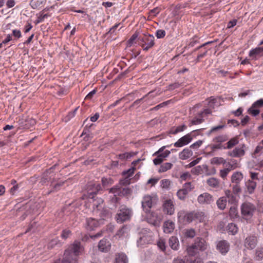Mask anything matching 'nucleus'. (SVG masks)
Listing matches in <instances>:
<instances>
[{
	"instance_id": "obj_21",
	"label": "nucleus",
	"mask_w": 263,
	"mask_h": 263,
	"mask_svg": "<svg viewBox=\"0 0 263 263\" xmlns=\"http://www.w3.org/2000/svg\"><path fill=\"white\" fill-rule=\"evenodd\" d=\"M175 228V223L171 220L165 221L163 225L164 232L165 233H171Z\"/></svg>"
},
{
	"instance_id": "obj_54",
	"label": "nucleus",
	"mask_w": 263,
	"mask_h": 263,
	"mask_svg": "<svg viewBox=\"0 0 263 263\" xmlns=\"http://www.w3.org/2000/svg\"><path fill=\"white\" fill-rule=\"evenodd\" d=\"M255 107H253V106H252L249 109H248V112L249 114H251L252 116H256L257 115H258L259 112H260V111L259 109H254Z\"/></svg>"
},
{
	"instance_id": "obj_41",
	"label": "nucleus",
	"mask_w": 263,
	"mask_h": 263,
	"mask_svg": "<svg viewBox=\"0 0 263 263\" xmlns=\"http://www.w3.org/2000/svg\"><path fill=\"white\" fill-rule=\"evenodd\" d=\"M225 195L229 199V202H235L236 200V198L235 196L232 193L230 190H227L225 191Z\"/></svg>"
},
{
	"instance_id": "obj_25",
	"label": "nucleus",
	"mask_w": 263,
	"mask_h": 263,
	"mask_svg": "<svg viewBox=\"0 0 263 263\" xmlns=\"http://www.w3.org/2000/svg\"><path fill=\"white\" fill-rule=\"evenodd\" d=\"M193 155V152L190 148L184 149L179 154L180 158L182 160H186Z\"/></svg>"
},
{
	"instance_id": "obj_48",
	"label": "nucleus",
	"mask_w": 263,
	"mask_h": 263,
	"mask_svg": "<svg viewBox=\"0 0 263 263\" xmlns=\"http://www.w3.org/2000/svg\"><path fill=\"white\" fill-rule=\"evenodd\" d=\"M49 15L48 14H44L43 12H42L40 16H38L37 20L35 21L36 24L40 23L43 21L45 18L48 17Z\"/></svg>"
},
{
	"instance_id": "obj_22",
	"label": "nucleus",
	"mask_w": 263,
	"mask_h": 263,
	"mask_svg": "<svg viewBox=\"0 0 263 263\" xmlns=\"http://www.w3.org/2000/svg\"><path fill=\"white\" fill-rule=\"evenodd\" d=\"M246 186L247 187L248 192L250 194H251L254 193L256 187V182L254 180L249 179L246 182Z\"/></svg>"
},
{
	"instance_id": "obj_59",
	"label": "nucleus",
	"mask_w": 263,
	"mask_h": 263,
	"mask_svg": "<svg viewBox=\"0 0 263 263\" xmlns=\"http://www.w3.org/2000/svg\"><path fill=\"white\" fill-rule=\"evenodd\" d=\"M253 107H261L263 106V99H259L252 104Z\"/></svg>"
},
{
	"instance_id": "obj_11",
	"label": "nucleus",
	"mask_w": 263,
	"mask_h": 263,
	"mask_svg": "<svg viewBox=\"0 0 263 263\" xmlns=\"http://www.w3.org/2000/svg\"><path fill=\"white\" fill-rule=\"evenodd\" d=\"M197 201L200 204H210L213 202L214 198L210 194L204 193L198 197Z\"/></svg>"
},
{
	"instance_id": "obj_31",
	"label": "nucleus",
	"mask_w": 263,
	"mask_h": 263,
	"mask_svg": "<svg viewBox=\"0 0 263 263\" xmlns=\"http://www.w3.org/2000/svg\"><path fill=\"white\" fill-rule=\"evenodd\" d=\"M173 164L169 162H166L162 164L158 170L159 173L165 172L167 171L172 168Z\"/></svg>"
},
{
	"instance_id": "obj_4",
	"label": "nucleus",
	"mask_w": 263,
	"mask_h": 263,
	"mask_svg": "<svg viewBox=\"0 0 263 263\" xmlns=\"http://www.w3.org/2000/svg\"><path fill=\"white\" fill-rule=\"evenodd\" d=\"M158 200L157 196L145 195L141 201L143 211L144 212H149L152 208L157 204Z\"/></svg>"
},
{
	"instance_id": "obj_29",
	"label": "nucleus",
	"mask_w": 263,
	"mask_h": 263,
	"mask_svg": "<svg viewBox=\"0 0 263 263\" xmlns=\"http://www.w3.org/2000/svg\"><path fill=\"white\" fill-rule=\"evenodd\" d=\"M194 220L202 221L205 218V214L203 212L200 211H193Z\"/></svg>"
},
{
	"instance_id": "obj_9",
	"label": "nucleus",
	"mask_w": 263,
	"mask_h": 263,
	"mask_svg": "<svg viewBox=\"0 0 263 263\" xmlns=\"http://www.w3.org/2000/svg\"><path fill=\"white\" fill-rule=\"evenodd\" d=\"M193 188V187L192 186L190 182L185 183L183 189L179 190L177 193V195L179 199L182 200H184L186 196Z\"/></svg>"
},
{
	"instance_id": "obj_47",
	"label": "nucleus",
	"mask_w": 263,
	"mask_h": 263,
	"mask_svg": "<svg viewBox=\"0 0 263 263\" xmlns=\"http://www.w3.org/2000/svg\"><path fill=\"white\" fill-rule=\"evenodd\" d=\"M189 258L185 256L184 258L177 257L174 259L173 263H187Z\"/></svg>"
},
{
	"instance_id": "obj_18",
	"label": "nucleus",
	"mask_w": 263,
	"mask_h": 263,
	"mask_svg": "<svg viewBox=\"0 0 263 263\" xmlns=\"http://www.w3.org/2000/svg\"><path fill=\"white\" fill-rule=\"evenodd\" d=\"M89 199L92 200V206L93 207L95 212H98L101 210V204L103 202V200L102 198L95 196L93 199Z\"/></svg>"
},
{
	"instance_id": "obj_56",
	"label": "nucleus",
	"mask_w": 263,
	"mask_h": 263,
	"mask_svg": "<svg viewBox=\"0 0 263 263\" xmlns=\"http://www.w3.org/2000/svg\"><path fill=\"white\" fill-rule=\"evenodd\" d=\"M161 186L163 189H167L171 184V181L168 179H163L161 181Z\"/></svg>"
},
{
	"instance_id": "obj_49",
	"label": "nucleus",
	"mask_w": 263,
	"mask_h": 263,
	"mask_svg": "<svg viewBox=\"0 0 263 263\" xmlns=\"http://www.w3.org/2000/svg\"><path fill=\"white\" fill-rule=\"evenodd\" d=\"M203 121L204 120L203 119L202 117H201L200 116L199 118H195L191 121L190 126L200 124L202 123Z\"/></svg>"
},
{
	"instance_id": "obj_61",
	"label": "nucleus",
	"mask_w": 263,
	"mask_h": 263,
	"mask_svg": "<svg viewBox=\"0 0 263 263\" xmlns=\"http://www.w3.org/2000/svg\"><path fill=\"white\" fill-rule=\"evenodd\" d=\"M202 143H203V141L202 140H198V141H196V142L194 143L193 144H192L190 146V147L194 148V149H197L201 145Z\"/></svg>"
},
{
	"instance_id": "obj_52",
	"label": "nucleus",
	"mask_w": 263,
	"mask_h": 263,
	"mask_svg": "<svg viewBox=\"0 0 263 263\" xmlns=\"http://www.w3.org/2000/svg\"><path fill=\"white\" fill-rule=\"evenodd\" d=\"M181 86V84L178 82H175L173 84L169 85L167 87V90H173L176 88H179Z\"/></svg>"
},
{
	"instance_id": "obj_33",
	"label": "nucleus",
	"mask_w": 263,
	"mask_h": 263,
	"mask_svg": "<svg viewBox=\"0 0 263 263\" xmlns=\"http://www.w3.org/2000/svg\"><path fill=\"white\" fill-rule=\"evenodd\" d=\"M184 234L186 238H193L196 235V232L193 228L185 229Z\"/></svg>"
},
{
	"instance_id": "obj_63",
	"label": "nucleus",
	"mask_w": 263,
	"mask_h": 263,
	"mask_svg": "<svg viewBox=\"0 0 263 263\" xmlns=\"http://www.w3.org/2000/svg\"><path fill=\"white\" fill-rule=\"evenodd\" d=\"M165 35V31L164 30H158L156 32V36L158 39L163 38Z\"/></svg>"
},
{
	"instance_id": "obj_55",
	"label": "nucleus",
	"mask_w": 263,
	"mask_h": 263,
	"mask_svg": "<svg viewBox=\"0 0 263 263\" xmlns=\"http://www.w3.org/2000/svg\"><path fill=\"white\" fill-rule=\"evenodd\" d=\"M97 213H99L100 217L102 218V219H104V218L107 217L109 216V211L107 210H103L101 211V210L98 212H96Z\"/></svg>"
},
{
	"instance_id": "obj_39",
	"label": "nucleus",
	"mask_w": 263,
	"mask_h": 263,
	"mask_svg": "<svg viewBox=\"0 0 263 263\" xmlns=\"http://www.w3.org/2000/svg\"><path fill=\"white\" fill-rule=\"evenodd\" d=\"M229 216L231 218H235L238 216L237 208L233 206L230 208Z\"/></svg>"
},
{
	"instance_id": "obj_58",
	"label": "nucleus",
	"mask_w": 263,
	"mask_h": 263,
	"mask_svg": "<svg viewBox=\"0 0 263 263\" xmlns=\"http://www.w3.org/2000/svg\"><path fill=\"white\" fill-rule=\"evenodd\" d=\"M64 182H59V183H57L56 184H55L53 186V189L50 190L49 191H48L47 192V194L49 195L50 194V193H51L52 192H54L55 190H57V189H58L60 186H61L62 185H63V184H64Z\"/></svg>"
},
{
	"instance_id": "obj_32",
	"label": "nucleus",
	"mask_w": 263,
	"mask_h": 263,
	"mask_svg": "<svg viewBox=\"0 0 263 263\" xmlns=\"http://www.w3.org/2000/svg\"><path fill=\"white\" fill-rule=\"evenodd\" d=\"M230 165H231V168H226L223 170H221L220 171V176L223 179H225L226 177L227 176L228 173L232 170L234 169L232 164L230 163H229Z\"/></svg>"
},
{
	"instance_id": "obj_45",
	"label": "nucleus",
	"mask_w": 263,
	"mask_h": 263,
	"mask_svg": "<svg viewBox=\"0 0 263 263\" xmlns=\"http://www.w3.org/2000/svg\"><path fill=\"white\" fill-rule=\"evenodd\" d=\"M71 234V232L69 229H64L62 231L61 234V237L63 239H66L69 237V236Z\"/></svg>"
},
{
	"instance_id": "obj_24",
	"label": "nucleus",
	"mask_w": 263,
	"mask_h": 263,
	"mask_svg": "<svg viewBox=\"0 0 263 263\" xmlns=\"http://www.w3.org/2000/svg\"><path fill=\"white\" fill-rule=\"evenodd\" d=\"M243 178V175L239 172H236L233 173L231 177V182L235 184H239Z\"/></svg>"
},
{
	"instance_id": "obj_27",
	"label": "nucleus",
	"mask_w": 263,
	"mask_h": 263,
	"mask_svg": "<svg viewBox=\"0 0 263 263\" xmlns=\"http://www.w3.org/2000/svg\"><path fill=\"white\" fill-rule=\"evenodd\" d=\"M245 155V151L240 148H235L232 152L229 153V155L233 157H239Z\"/></svg>"
},
{
	"instance_id": "obj_8",
	"label": "nucleus",
	"mask_w": 263,
	"mask_h": 263,
	"mask_svg": "<svg viewBox=\"0 0 263 263\" xmlns=\"http://www.w3.org/2000/svg\"><path fill=\"white\" fill-rule=\"evenodd\" d=\"M258 239L257 236L254 234L248 235L244 240V246L247 249L253 250L257 246Z\"/></svg>"
},
{
	"instance_id": "obj_50",
	"label": "nucleus",
	"mask_w": 263,
	"mask_h": 263,
	"mask_svg": "<svg viewBox=\"0 0 263 263\" xmlns=\"http://www.w3.org/2000/svg\"><path fill=\"white\" fill-rule=\"evenodd\" d=\"M186 126L185 125L177 126L174 130H171V133L174 135L177 134L179 132L183 131Z\"/></svg>"
},
{
	"instance_id": "obj_6",
	"label": "nucleus",
	"mask_w": 263,
	"mask_h": 263,
	"mask_svg": "<svg viewBox=\"0 0 263 263\" xmlns=\"http://www.w3.org/2000/svg\"><path fill=\"white\" fill-rule=\"evenodd\" d=\"M139 40L142 43L141 46L144 50H148L154 45L155 37L151 34H143Z\"/></svg>"
},
{
	"instance_id": "obj_30",
	"label": "nucleus",
	"mask_w": 263,
	"mask_h": 263,
	"mask_svg": "<svg viewBox=\"0 0 263 263\" xmlns=\"http://www.w3.org/2000/svg\"><path fill=\"white\" fill-rule=\"evenodd\" d=\"M195 247L196 245L192 244L187 248L186 251L189 256H194L198 253L199 252Z\"/></svg>"
},
{
	"instance_id": "obj_51",
	"label": "nucleus",
	"mask_w": 263,
	"mask_h": 263,
	"mask_svg": "<svg viewBox=\"0 0 263 263\" xmlns=\"http://www.w3.org/2000/svg\"><path fill=\"white\" fill-rule=\"evenodd\" d=\"M124 178L122 179H121L120 181V184L122 185H127L130 183V177L127 176H124Z\"/></svg>"
},
{
	"instance_id": "obj_5",
	"label": "nucleus",
	"mask_w": 263,
	"mask_h": 263,
	"mask_svg": "<svg viewBox=\"0 0 263 263\" xmlns=\"http://www.w3.org/2000/svg\"><path fill=\"white\" fill-rule=\"evenodd\" d=\"M132 190L129 187H118V186L112 187L109 190V193L114 194V197L112 199V202H117L119 199L117 196H125L130 195Z\"/></svg>"
},
{
	"instance_id": "obj_38",
	"label": "nucleus",
	"mask_w": 263,
	"mask_h": 263,
	"mask_svg": "<svg viewBox=\"0 0 263 263\" xmlns=\"http://www.w3.org/2000/svg\"><path fill=\"white\" fill-rule=\"evenodd\" d=\"M228 139V137L226 135H219L215 138H214L213 141L216 143H219L221 144V143L223 142L227 141Z\"/></svg>"
},
{
	"instance_id": "obj_44",
	"label": "nucleus",
	"mask_w": 263,
	"mask_h": 263,
	"mask_svg": "<svg viewBox=\"0 0 263 263\" xmlns=\"http://www.w3.org/2000/svg\"><path fill=\"white\" fill-rule=\"evenodd\" d=\"M59 244L60 245V241L58 238H55V239H52L48 244V249H52L55 246H57Z\"/></svg>"
},
{
	"instance_id": "obj_10",
	"label": "nucleus",
	"mask_w": 263,
	"mask_h": 263,
	"mask_svg": "<svg viewBox=\"0 0 263 263\" xmlns=\"http://www.w3.org/2000/svg\"><path fill=\"white\" fill-rule=\"evenodd\" d=\"M163 212L167 215H172L174 213L175 205L171 199L164 201L162 205Z\"/></svg>"
},
{
	"instance_id": "obj_34",
	"label": "nucleus",
	"mask_w": 263,
	"mask_h": 263,
	"mask_svg": "<svg viewBox=\"0 0 263 263\" xmlns=\"http://www.w3.org/2000/svg\"><path fill=\"white\" fill-rule=\"evenodd\" d=\"M128 232V228L126 226H123L116 233V236L119 238L125 236L127 235Z\"/></svg>"
},
{
	"instance_id": "obj_23",
	"label": "nucleus",
	"mask_w": 263,
	"mask_h": 263,
	"mask_svg": "<svg viewBox=\"0 0 263 263\" xmlns=\"http://www.w3.org/2000/svg\"><path fill=\"white\" fill-rule=\"evenodd\" d=\"M249 55L253 58L263 55V47H257L250 51Z\"/></svg>"
},
{
	"instance_id": "obj_19",
	"label": "nucleus",
	"mask_w": 263,
	"mask_h": 263,
	"mask_svg": "<svg viewBox=\"0 0 263 263\" xmlns=\"http://www.w3.org/2000/svg\"><path fill=\"white\" fill-rule=\"evenodd\" d=\"M169 246L173 250H178L180 247L178 239L176 236H172L168 239Z\"/></svg>"
},
{
	"instance_id": "obj_14",
	"label": "nucleus",
	"mask_w": 263,
	"mask_h": 263,
	"mask_svg": "<svg viewBox=\"0 0 263 263\" xmlns=\"http://www.w3.org/2000/svg\"><path fill=\"white\" fill-rule=\"evenodd\" d=\"M146 217L148 223L157 226L159 224V221L156 214L150 210L149 212H145Z\"/></svg>"
},
{
	"instance_id": "obj_42",
	"label": "nucleus",
	"mask_w": 263,
	"mask_h": 263,
	"mask_svg": "<svg viewBox=\"0 0 263 263\" xmlns=\"http://www.w3.org/2000/svg\"><path fill=\"white\" fill-rule=\"evenodd\" d=\"M48 171H47L43 174L40 181L42 185H44L46 182L49 181L50 177L48 176Z\"/></svg>"
},
{
	"instance_id": "obj_64",
	"label": "nucleus",
	"mask_w": 263,
	"mask_h": 263,
	"mask_svg": "<svg viewBox=\"0 0 263 263\" xmlns=\"http://www.w3.org/2000/svg\"><path fill=\"white\" fill-rule=\"evenodd\" d=\"M201 171H202V168H201V166L200 165L193 168L192 170V172L195 174H201Z\"/></svg>"
},
{
	"instance_id": "obj_35",
	"label": "nucleus",
	"mask_w": 263,
	"mask_h": 263,
	"mask_svg": "<svg viewBox=\"0 0 263 263\" xmlns=\"http://www.w3.org/2000/svg\"><path fill=\"white\" fill-rule=\"evenodd\" d=\"M226 161L222 157H214L211 160L212 164L219 165L221 164H225Z\"/></svg>"
},
{
	"instance_id": "obj_3",
	"label": "nucleus",
	"mask_w": 263,
	"mask_h": 263,
	"mask_svg": "<svg viewBox=\"0 0 263 263\" xmlns=\"http://www.w3.org/2000/svg\"><path fill=\"white\" fill-rule=\"evenodd\" d=\"M256 211V206L249 202H245L241 205V214L243 219H250Z\"/></svg>"
},
{
	"instance_id": "obj_26",
	"label": "nucleus",
	"mask_w": 263,
	"mask_h": 263,
	"mask_svg": "<svg viewBox=\"0 0 263 263\" xmlns=\"http://www.w3.org/2000/svg\"><path fill=\"white\" fill-rule=\"evenodd\" d=\"M115 263H128V259L124 253H119L116 255Z\"/></svg>"
},
{
	"instance_id": "obj_2",
	"label": "nucleus",
	"mask_w": 263,
	"mask_h": 263,
	"mask_svg": "<svg viewBox=\"0 0 263 263\" xmlns=\"http://www.w3.org/2000/svg\"><path fill=\"white\" fill-rule=\"evenodd\" d=\"M133 215L132 209L126 205H121L116 215L115 218L118 223H122L130 219Z\"/></svg>"
},
{
	"instance_id": "obj_12",
	"label": "nucleus",
	"mask_w": 263,
	"mask_h": 263,
	"mask_svg": "<svg viewBox=\"0 0 263 263\" xmlns=\"http://www.w3.org/2000/svg\"><path fill=\"white\" fill-rule=\"evenodd\" d=\"M216 248L222 254H226L229 251L230 244L226 240H220L217 242Z\"/></svg>"
},
{
	"instance_id": "obj_43",
	"label": "nucleus",
	"mask_w": 263,
	"mask_h": 263,
	"mask_svg": "<svg viewBox=\"0 0 263 263\" xmlns=\"http://www.w3.org/2000/svg\"><path fill=\"white\" fill-rule=\"evenodd\" d=\"M238 143V141L237 138H232L228 142L227 148L230 149L236 145Z\"/></svg>"
},
{
	"instance_id": "obj_1",
	"label": "nucleus",
	"mask_w": 263,
	"mask_h": 263,
	"mask_svg": "<svg viewBox=\"0 0 263 263\" xmlns=\"http://www.w3.org/2000/svg\"><path fill=\"white\" fill-rule=\"evenodd\" d=\"M83 250L80 242L76 241L64 253L62 263H78V256Z\"/></svg>"
},
{
	"instance_id": "obj_53",
	"label": "nucleus",
	"mask_w": 263,
	"mask_h": 263,
	"mask_svg": "<svg viewBox=\"0 0 263 263\" xmlns=\"http://www.w3.org/2000/svg\"><path fill=\"white\" fill-rule=\"evenodd\" d=\"M153 91H151L149 92L147 94L145 95L144 96H143L142 98L136 100L130 106V108L134 107L135 105H138L140 102L144 99L147 96L149 95L151 93H152Z\"/></svg>"
},
{
	"instance_id": "obj_20",
	"label": "nucleus",
	"mask_w": 263,
	"mask_h": 263,
	"mask_svg": "<svg viewBox=\"0 0 263 263\" xmlns=\"http://www.w3.org/2000/svg\"><path fill=\"white\" fill-rule=\"evenodd\" d=\"M99 226V222L97 220L92 218H87L86 220V228L87 230L92 231Z\"/></svg>"
},
{
	"instance_id": "obj_36",
	"label": "nucleus",
	"mask_w": 263,
	"mask_h": 263,
	"mask_svg": "<svg viewBox=\"0 0 263 263\" xmlns=\"http://www.w3.org/2000/svg\"><path fill=\"white\" fill-rule=\"evenodd\" d=\"M184 221L190 223L194 220L193 211L185 214L183 216Z\"/></svg>"
},
{
	"instance_id": "obj_17",
	"label": "nucleus",
	"mask_w": 263,
	"mask_h": 263,
	"mask_svg": "<svg viewBox=\"0 0 263 263\" xmlns=\"http://www.w3.org/2000/svg\"><path fill=\"white\" fill-rule=\"evenodd\" d=\"M110 247V243L106 239H102L98 244L99 249L104 252H107Z\"/></svg>"
},
{
	"instance_id": "obj_16",
	"label": "nucleus",
	"mask_w": 263,
	"mask_h": 263,
	"mask_svg": "<svg viewBox=\"0 0 263 263\" xmlns=\"http://www.w3.org/2000/svg\"><path fill=\"white\" fill-rule=\"evenodd\" d=\"M206 183L209 186L215 189L216 190H221L222 189L220 181L216 178H210L207 180Z\"/></svg>"
},
{
	"instance_id": "obj_62",
	"label": "nucleus",
	"mask_w": 263,
	"mask_h": 263,
	"mask_svg": "<svg viewBox=\"0 0 263 263\" xmlns=\"http://www.w3.org/2000/svg\"><path fill=\"white\" fill-rule=\"evenodd\" d=\"M241 188L239 184H235L233 186V192L235 194H238L241 192Z\"/></svg>"
},
{
	"instance_id": "obj_7",
	"label": "nucleus",
	"mask_w": 263,
	"mask_h": 263,
	"mask_svg": "<svg viewBox=\"0 0 263 263\" xmlns=\"http://www.w3.org/2000/svg\"><path fill=\"white\" fill-rule=\"evenodd\" d=\"M88 197L89 199H93L97 193L102 191L100 184L89 182L87 186Z\"/></svg>"
},
{
	"instance_id": "obj_15",
	"label": "nucleus",
	"mask_w": 263,
	"mask_h": 263,
	"mask_svg": "<svg viewBox=\"0 0 263 263\" xmlns=\"http://www.w3.org/2000/svg\"><path fill=\"white\" fill-rule=\"evenodd\" d=\"M194 245H196V248L198 252L199 251H203L206 249L207 245L205 240L202 238L197 237L195 239Z\"/></svg>"
},
{
	"instance_id": "obj_46",
	"label": "nucleus",
	"mask_w": 263,
	"mask_h": 263,
	"mask_svg": "<svg viewBox=\"0 0 263 263\" xmlns=\"http://www.w3.org/2000/svg\"><path fill=\"white\" fill-rule=\"evenodd\" d=\"M134 171H135V169L134 167L130 168L128 170L123 172L122 175L123 176H127L128 177H130L134 174Z\"/></svg>"
},
{
	"instance_id": "obj_13",
	"label": "nucleus",
	"mask_w": 263,
	"mask_h": 263,
	"mask_svg": "<svg viewBox=\"0 0 263 263\" xmlns=\"http://www.w3.org/2000/svg\"><path fill=\"white\" fill-rule=\"evenodd\" d=\"M192 140L191 134H188L180 138L176 142L174 143V146L176 147H180L183 145L187 144Z\"/></svg>"
},
{
	"instance_id": "obj_57",
	"label": "nucleus",
	"mask_w": 263,
	"mask_h": 263,
	"mask_svg": "<svg viewBox=\"0 0 263 263\" xmlns=\"http://www.w3.org/2000/svg\"><path fill=\"white\" fill-rule=\"evenodd\" d=\"M158 247L163 251L166 249L165 242L163 239H160L157 243Z\"/></svg>"
},
{
	"instance_id": "obj_37",
	"label": "nucleus",
	"mask_w": 263,
	"mask_h": 263,
	"mask_svg": "<svg viewBox=\"0 0 263 263\" xmlns=\"http://www.w3.org/2000/svg\"><path fill=\"white\" fill-rule=\"evenodd\" d=\"M228 231L233 235L235 234L238 232V228L235 223H231L228 225Z\"/></svg>"
},
{
	"instance_id": "obj_40",
	"label": "nucleus",
	"mask_w": 263,
	"mask_h": 263,
	"mask_svg": "<svg viewBox=\"0 0 263 263\" xmlns=\"http://www.w3.org/2000/svg\"><path fill=\"white\" fill-rule=\"evenodd\" d=\"M255 255L256 260L262 259L263 258V248H258L256 250Z\"/></svg>"
},
{
	"instance_id": "obj_60",
	"label": "nucleus",
	"mask_w": 263,
	"mask_h": 263,
	"mask_svg": "<svg viewBox=\"0 0 263 263\" xmlns=\"http://www.w3.org/2000/svg\"><path fill=\"white\" fill-rule=\"evenodd\" d=\"M43 0H32L31 1V6L33 8H37L42 3Z\"/></svg>"
},
{
	"instance_id": "obj_28",
	"label": "nucleus",
	"mask_w": 263,
	"mask_h": 263,
	"mask_svg": "<svg viewBox=\"0 0 263 263\" xmlns=\"http://www.w3.org/2000/svg\"><path fill=\"white\" fill-rule=\"evenodd\" d=\"M227 202V199L224 197L219 198L216 202L218 209L223 210L226 207Z\"/></svg>"
}]
</instances>
